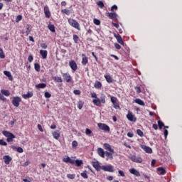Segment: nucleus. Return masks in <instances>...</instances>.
Wrapping results in <instances>:
<instances>
[{
	"label": "nucleus",
	"mask_w": 182,
	"mask_h": 182,
	"mask_svg": "<svg viewBox=\"0 0 182 182\" xmlns=\"http://www.w3.org/2000/svg\"><path fill=\"white\" fill-rule=\"evenodd\" d=\"M104 149L105 150H108V151H105L107 160H113V154H114V149L112 148V146H110V144H104Z\"/></svg>",
	"instance_id": "nucleus-1"
},
{
	"label": "nucleus",
	"mask_w": 182,
	"mask_h": 182,
	"mask_svg": "<svg viewBox=\"0 0 182 182\" xmlns=\"http://www.w3.org/2000/svg\"><path fill=\"white\" fill-rule=\"evenodd\" d=\"M2 134L5 137L7 138L8 143H11V141H14V139H15V135L14 134L8 132V131H3Z\"/></svg>",
	"instance_id": "nucleus-2"
},
{
	"label": "nucleus",
	"mask_w": 182,
	"mask_h": 182,
	"mask_svg": "<svg viewBox=\"0 0 182 182\" xmlns=\"http://www.w3.org/2000/svg\"><path fill=\"white\" fill-rule=\"evenodd\" d=\"M68 23L70 25V26H73V28H75V29H77V31H80V24H79L76 20L69 18L68 19Z\"/></svg>",
	"instance_id": "nucleus-3"
},
{
	"label": "nucleus",
	"mask_w": 182,
	"mask_h": 182,
	"mask_svg": "<svg viewBox=\"0 0 182 182\" xmlns=\"http://www.w3.org/2000/svg\"><path fill=\"white\" fill-rule=\"evenodd\" d=\"M97 126L100 130H104V132H110V127H109L106 124L98 123Z\"/></svg>",
	"instance_id": "nucleus-4"
},
{
	"label": "nucleus",
	"mask_w": 182,
	"mask_h": 182,
	"mask_svg": "<svg viewBox=\"0 0 182 182\" xmlns=\"http://www.w3.org/2000/svg\"><path fill=\"white\" fill-rule=\"evenodd\" d=\"M102 170H104V171H108L109 173L114 172V168H113V166H112V165L102 166Z\"/></svg>",
	"instance_id": "nucleus-5"
},
{
	"label": "nucleus",
	"mask_w": 182,
	"mask_h": 182,
	"mask_svg": "<svg viewBox=\"0 0 182 182\" xmlns=\"http://www.w3.org/2000/svg\"><path fill=\"white\" fill-rule=\"evenodd\" d=\"M129 159L132 160V161H134V163H143V159L139 156H132L129 157Z\"/></svg>",
	"instance_id": "nucleus-6"
},
{
	"label": "nucleus",
	"mask_w": 182,
	"mask_h": 182,
	"mask_svg": "<svg viewBox=\"0 0 182 182\" xmlns=\"http://www.w3.org/2000/svg\"><path fill=\"white\" fill-rule=\"evenodd\" d=\"M21 99L19 97H14L13 98L12 103L15 106V107H19V103H21Z\"/></svg>",
	"instance_id": "nucleus-7"
},
{
	"label": "nucleus",
	"mask_w": 182,
	"mask_h": 182,
	"mask_svg": "<svg viewBox=\"0 0 182 182\" xmlns=\"http://www.w3.org/2000/svg\"><path fill=\"white\" fill-rule=\"evenodd\" d=\"M127 119L129 122H136V119L134 114H133V112H129L128 114H127Z\"/></svg>",
	"instance_id": "nucleus-8"
},
{
	"label": "nucleus",
	"mask_w": 182,
	"mask_h": 182,
	"mask_svg": "<svg viewBox=\"0 0 182 182\" xmlns=\"http://www.w3.org/2000/svg\"><path fill=\"white\" fill-rule=\"evenodd\" d=\"M63 161H64V163H70V164H75V160L70 159V157H69L68 156H65L63 158Z\"/></svg>",
	"instance_id": "nucleus-9"
},
{
	"label": "nucleus",
	"mask_w": 182,
	"mask_h": 182,
	"mask_svg": "<svg viewBox=\"0 0 182 182\" xmlns=\"http://www.w3.org/2000/svg\"><path fill=\"white\" fill-rule=\"evenodd\" d=\"M141 149L144 150L146 153H149V154H151L153 153V150L150 146H147L146 145H141Z\"/></svg>",
	"instance_id": "nucleus-10"
},
{
	"label": "nucleus",
	"mask_w": 182,
	"mask_h": 182,
	"mask_svg": "<svg viewBox=\"0 0 182 182\" xmlns=\"http://www.w3.org/2000/svg\"><path fill=\"white\" fill-rule=\"evenodd\" d=\"M69 65L73 70L75 71L77 70V64H76V62H75V60L70 61Z\"/></svg>",
	"instance_id": "nucleus-11"
},
{
	"label": "nucleus",
	"mask_w": 182,
	"mask_h": 182,
	"mask_svg": "<svg viewBox=\"0 0 182 182\" xmlns=\"http://www.w3.org/2000/svg\"><path fill=\"white\" fill-rule=\"evenodd\" d=\"M92 166L97 170V171H100V170H102V166L99 164V161L92 162Z\"/></svg>",
	"instance_id": "nucleus-12"
},
{
	"label": "nucleus",
	"mask_w": 182,
	"mask_h": 182,
	"mask_svg": "<svg viewBox=\"0 0 182 182\" xmlns=\"http://www.w3.org/2000/svg\"><path fill=\"white\" fill-rule=\"evenodd\" d=\"M3 160H4L5 164H9L11 161H12V157L9 156V155H6L3 156Z\"/></svg>",
	"instance_id": "nucleus-13"
},
{
	"label": "nucleus",
	"mask_w": 182,
	"mask_h": 182,
	"mask_svg": "<svg viewBox=\"0 0 182 182\" xmlns=\"http://www.w3.org/2000/svg\"><path fill=\"white\" fill-rule=\"evenodd\" d=\"M129 173L134 176H136V177H140V172H139V171H137L136 168H131L129 170Z\"/></svg>",
	"instance_id": "nucleus-14"
},
{
	"label": "nucleus",
	"mask_w": 182,
	"mask_h": 182,
	"mask_svg": "<svg viewBox=\"0 0 182 182\" xmlns=\"http://www.w3.org/2000/svg\"><path fill=\"white\" fill-rule=\"evenodd\" d=\"M63 79L68 82V83H69L72 80V77L68 73H63Z\"/></svg>",
	"instance_id": "nucleus-15"
},
{
	"label": "nucleus",
	"mask_w": 182,
	"mask_h": 182,
	"mask_svg": "<svg viewBox=\"0 0 182 182\" xmlns=\"http://www.w3.org/2000/svg\"><path fill=\"white\" fill-rule=\"evenodd\" d=\"M53 136L55 139V140L59 139V137H60V132L59 130H55L52 132Z\"/></svg>",
	"instance_id": "nucleus-16"
},
{
	"label": "nucleus",
	"mask_w": 182,
	"mask_h": 182,
	"mask_svg": "<svg viewBox=\"0 0 182 182\" xmlns=\"http://www.w3.org/2000/svg\"><path fill=\"white\" fill-rule=\"evenodd\" d=\"M97 153L100 157H102V159H105V154H106V152H105V150L102 148L97 149Z\"/></svg>",
	"instance_id": "nucleus-17"
},
{
	"label": "nucleus",
	"mask_w": 182,
	"mask_h": 182,
	"mask_svg": "<svg viewBox=\"0 0 182 182\" xmlns=\"http://www.w3.org/2000/svg\"><path fill=\"white\" fill-rule=\"evenodd\" d=\"M40 55L42 56L43 59H46V58H48V51L46 50H41Z\"/></svg>",
	"instance_id": "nucleus-18"
},
{
	"label": "nucleus",
	"mask_w": 182,
	"mask_h": 182,
	"mask_svg": "<svg viewBox=\"0 0 182 182\" xmlns=\"http://www.w3.org/2000/svg\"><path fill=\"white\" fill-rule=\"evenodd\" d=\"M117 42L119 43L120 45H124V42H123V38H122V36L120 35L117 34L114 36Z\"/></svg>",
	"instance_id": "nucleus-19"
},
{
	"label": "nucleus",
	"mask_w": 182,
	"mask_h": 182,
	"mask_svg": "<svg viewBox=\"0 0 182 182\" xmlns=\"http://www.w3.org/2000/svg\"><path fill=\"white\" fill-rule=\"evenodd\" d=\"M44 14L46 18H50V11H49V8H48L47 6L44 7Z\"/></svg>",
	"instance_id": "nucleus-20"
},
{
	"label": "nucleus",
	"mask_w": 182,
	"mask_h": 182,
	"mask_svg": "<svg viewBox=\"0 0 182 182\" xmlns=\"http://www.w3.org/2000/svg\"><path fill=\"white\" fill-rule=\"evenodd\" d=\"M107 16H108L109 19H116L117 14L116 13H107Z\"/></svg>",
	"instance_id": "nucleus-21"
},
{
	"label": "nucleus",
	"mask_w": 182,
	"mask_h": 182,
	"mask_svg": "<svg viewBox=\"0 0 182 182\" xmlns=\"http://www.w3.org/2000/svg\"><path fill=\"white\" fill-rule=\"evenodd\" d=\"M92 103H94V105H95V106H100V105H102V102H100V99H99V98L93 100Z\"/></svg>",
	"instance_id": "nucleus-22"
},
{
	"label": "nucleus",
	"mask_w": 182,
	"mask_h": 182,
	"mask_svg": "<svg viewBox=\"0 0 182 182\" xmlns=\"http://www.w3.org/2000/svg\"><path fill=\"white\" fill-rule=\"evenodd\" d=\"M157 171L159 172V174L164 175V173H166V169H164V168L163 167L158 168Z\"/></svg>",
	"instance_id": "nucleus-23"
},
{
	"label": "nucleus",
	"mask_w": 182,
	"mask_h": 182,
	"mask_svg": "<svg viewBox=\"0 0 182 182\" xmlns=\"http://www.w3.org/2000/svg\"><path fill=\"white\" fill-rule=\"evenodd\" d=\"M82 65H86L88 62L87 57H86L85 54H82Z\"/></svg>",
	"instance_id": "nucleus-24"
},
{
	"label": "nucleus",
	"mask_w": 182,
	"mask_h": 182,
	"mask_svg": "<svg viewBox=\"0 0 182 182\" xmlns=\"http://www.w3.org/2000/svg\"><path fill=\"white\" fill-rule=\"evenodd\" d=\"M37 89H45L46 87V84L45 83H40L36 85Z\"/></svg>",
	"instance_id": "nucleus-25"
},
{
	"label": "nucleus",
	"mask_w": 182,
	"mask_h": 182,
	"mask_svg": "<svg viewBox=\"0 0 182 182\" xmlns=\"http://www.w3.org/2000/svg\"><path fill=\"white\" fill-rule=\"evenodd\" d=\"M135 103H136L137 105H139V106H144V102H143V100H140V99H136L134 100Z\"/></svg>",
	"instance_id": "nucleus-26"
},
{
	"label": "nucleus",
	"mask_w": 182,
	"mask_h": 182,
	"mask_svg": "<svg viewBox=\"0 0 182 182\" xmlns=\"http://www.w3.org/2000/svg\"><path fill=\"white\" fill-rule=\"evenodd\" d=\"M4 74L9 77V80H12V74L9 71H4Z\"/></svg>",
	"instance_id": "nucleus-27"
},
{
	"label": "nucleus",
	"mask_w": 182,
	"mask_h": 182,
	"mask_svg": "<svg viewBox=\"0 0 182 182\" xmlns=\"http://www.w3.org/2000/svg\"><path fill=\"white\" fill-rule=\"evenodd\" d=\"M33 96V93L32 92H28L26 95H23V99H29V97H32Z\"/></svg>",
	"instance_id": "nucleus-28"
},
{
	"label": "nucleus",
	"mask_w": 182,
	"mask_h": 182,
	"mask_svg": "<svg viewBox=\"0 0 182 182\" xmlns=\"http://www.w3.org/2000/svg\"><path fill=\"white\" fill-rule=\"evenodd\" d=\"M53 80L58 83H62L63 82V80L60 77H53Z\"/></svg>",
	"instance_id": "nucleus-29"
},
{
	"label": "nucleus",
	"mask_w": 182,
	"mask_h": 182,
	"mask_svg": "<svg viewBox=\"0 0 182 182\" xmlns=\"http://www.w3.org/2000/svg\"><path fill=\"white\" fill-rule=\"evenodd\" d=\"M74 161H75V164H76L77 167H80V166H82V164H83V161H82V160H75Z\"/></svg>",
	"instance_id": "nucleus-30"
},
{
	"label": "nucleus",
	"mask_w": 182,
	"mask_h": 182,
	"mask_svg": "<svg viewBox=\"0 0 182 182\" xmlns=\"http://www.w3.org/2000/svg\"><path fill=\"white\" fill-rule=\"evenodd\" d=\"M95 87L96 89H100V87H102V82H99V81H97L95 83Z\"/></svg>",
	"instance_id": "nucleus-31"
},
{
	"label": "nucleus",
	"mask_w": 182,
	"mask_h": 182,
	"mask_svg": "<svg viewBox=\"0 0 182 182\" xmlns=\"http://www.w3.org/2000/svg\"><path fill=\"white\" fill-rule=\"evenodd\" d=\"M1 93H2V95H4V96H9V95H11V93L6 90H1Z\"/></svg>",
	"instance_id": "nucleus-32"
},
{
	"label": "nucleus",
	"mask_w": 182,
	"mask_h": 182,
	"mask_svg": "<svg viewBox=\"0 0 182 182\" xmlns=\"http://www.w3.org/2000/svg\"><path fill=\"white\" fill-rule=\"evenodd\" d=\"M105 77L108 83H112V82H113V80L112 79V77H110V75H105Z\"/></svg>",
	"instance_id": "nucleus-33"
},
{
	"label": "nucleus",
	"mask_w": 182,
	"mask_h": 182,
	"mask_svg": "<svg viewBox=\"0 0 182 182\" xmlns=\"http://www.w3.org/2000/svg\"><path fill=\"white\" fill-rule=\"evenodd\" d=\"M34 68L36 72H40L41 70V65L38 63H35L34 64Z\"/></svg>",
	"instance_id": "nucleus-34"
},
{
	"label": "nucleus",
	"mask_w": 182,
	"mask_h": 182,
	"mask_svg": "<svg viewBox=\"0 0 182 182\" xmlns=\"http://www.w3.org/2000/svg\"><path fill=\"white\" fill-rule=\"evenodd\" d=\"M48 28L51 32H55V26L53 24H49Z\"/></svg>",
	"instance_id": "nucleus-35"
},
{
	"label": "nucleus",
	"mask_w": 182,
	"mask_h": 182,
	"mask_svg": "<svg viewBox=\"0 0 182 182\" xmlns=\"http://www.w3.org/2000/svg\"><path fill=\"white\" fill-rule=\"evenodd\" d=\"M83 107V102L82 101H79L77 102V108L79 109V110H82Z\"/></svg>",
	"instance_id": "nucleus-36"
},
{
	"label": "nucleus",
	"mask_w": 182,
	"mask_h": 182,
	"mask_svg": "<svg viewBox=\"0 0 182 182\" xmlns=\"http://www.w3.org/2000/svg\"><path fill=\"white\" fill-rule=\"evenodd\" d=\"M100 102L101 103H103V105H105V103H106V96L102 95L100 99Z\"/></svg>",
	"instance_id": "nucleus-37"
},
{
	"label": "nucleus",
	"mask_w": 182,
	"mask_h": 182,
	"mask_svg": "<svg viewBox=\"0 0 182 182\" xmlns=\"http://www.w3.org/2000/svg\"><path fill=\"white\" fill-rule=\"evenodd\" d=\"M29 33H31V25H27L26 35H29Z\"/></svg>",
	"instance_id": "nucleus-38"
},
{
	"label": "nucleus",
	"mask_w": 182,
	"mask_h": 182,
	"mask_svg": "<svg viewBox=\"0 0 182 182\" xmlns=\"http://www.w3.org/2000/svg\"><path fill=\"white\" fill-rule=\"evenodd\" d=\"M67 177L70 180H73L75 178V177H76V175L75 174H68Z\"/></svg>",
	"instance_id": "nucleus-39"
},
{
	"label": "nucleus",
	"mask_w": 182,
	"mask_h": 182,
	"mask_svg": "<svg viewBox=\"0 0 182 182\" xmlns=\"http://www.w3.org/2000/svg\"><path fill=\"white\" fill-rule=\"evenodd\" d=\"M81 177H83V178H87V171H85L84 172L81 173Z\"/></svg>",
	"instance_id": "nucleus-40"
},
{
	"label": "nucleus",
	"mask_w": 182,
	"mask_h": 182,
	"mask_svg": "<svg viewBox=\"0 0 182 182\" xmlns=\"http://www.w3.org/2000/svg\"><path fill=\"white\" fill-rule=\"evenodd\" d=\"M0 58L1 59H5V55L4 54L2 48H0Z\"/></svg>",
	"instance_id": "nucleus-41"
},
{
	"label": "nucleus",
	"mask_w": 182,
	"mask_h": 182,
	"mask_svg": "<svg viewBox=\"0 0 182 182\" xmlns=\"http://www.w3.org/2000/svg\"><path fill=\"white\" fill-rule=\"evenodd\" d=\"M85 134H87V136H91L92 130H90V129L87 128L85 129Z\"/></svg>",
	"instance_id": "nucleus-42"
},
{
	"label": "nucleus",
	"mask_w": 182,
	"mask_h": 182,
	"mask_svg": "<svg viewBox=\"0 0 182 182\" xmlns=\"http://www.w3.org/2000/svg\"><path fill=\"white\" fill-rule=\"evenodd\" d=\"M73 41H74L75 43H77V42L79 41V36H77V35H74Z\"/></svg>",
	"instance_id": "nucleus-43"
},
{
	"label": "nucleus",
	"mask_w": 182,
	"mask_h": 182,
	"mask_svg": "<svg viewBox=\"0 0 182 182\" xmlns=\"http://www.w3.org/2000/svg\"><path fill=\"white\" fill-rule=\"evenodd\" d=\"M62 12H63V14H65V15H70V10L69 9H63L62 10Z\"/></svg>",
	"instance_id": "nucleus-44"
},
{
	"label": "nucleus",
	"mask_w": 182,
	"mask_h": 182,
	"mask_svg": "<svg viewBox=\"0 0 182 182\" xmlns=\"http://www.w3.org/2000/svg\"><path fill=\"white\" fill-rule=\"evenodd\" d=\"M136 133L138 136H140V137H143L144 136V134L140 129H137Z\"/></svg>",
	"instance_id": "nucleus-45"
},
{
	"label": "nucleus",
	"mask_w": 182,
	"mask_h": 182,
	"mask_svg": "<svg viewBox=\"0 0 182 182\" xmlns=\"http://www.w3.org/2000/svg\"><path fill=\"white\" fill-rule=\"evenodd\" d=\"M97 5H98V6H100V8H103V6H105L103 1H101L97 2Z\"/></svg>",
	"instance_id": "nucleus-46"
},
{
	"label": "nucleus",
	"mask_w": 182,
	"mask_h": 182,
	"mask_svg": "<svg viewBox=\"0 0 182 182\" xmlns=\"http://www.w3.org/2000/svg\"><path fill=\"white\" fill-rule=\"evenodd\" d=\"M44 96L45 97H46L47 99H49V97H52V95H50V93H49L48 92H46L44 93Z\"/></svg>",
	"instance_id": "nucleus-47"
},
{
	"label": "nucleus",
	"mask_w": 182,
	"mask_h": 182,
	"mask_svg": "<svg viewBox=\"0 0 182 182\" xmlns=\"http://www.w3.org/2000/svg\"><path fill=\"white\" fill-rule=\"evenodd\" d=\"M93 22L95 25H100V20L97 19V18H95L93 20Z\"/></svg>",
	"instance_id": "nucleus-48"
},
{
	"label": "nucleus",
	"mask_w": 182,
	"mask_h": 182,
	"mask_svg": "<svg viewBox=\"0 0 182 182\" xmlns=\"http://www.w3.org/2000/svg\"><path fill=\"white\" fill-rule=\"evenodd\" d=\"M8 144L4 141V139H0V146H6Z\"/></svg>",
	"instance_id": "nucleus-49"
},
{
	"label": "nucleus",
	"mask_w": 182,
	"mask_h": 182,
	"mask_svg": "<svg viewBox=\"0 0 182 182\" xmlns=\"http://www.w3.org/2000/svg\"><path fill=\"white\" fill-rule=\"evenodd\" d=\"M111 102L112 104L117 102V98L114 97H111Z\"/></svg>",
	"instance_id": "nucleus-50"
},
{
	"label": "nucleus",
	"mask_w": 182,
	"mask_h": 182,
	"mask_svg": "<svg viewBox=\"0 0 182 182\" xmlns=\"http://www.w3.org/2000/svg\"><path fill=\"white\" fill-rule=\"evenodd\" d=\"M113 105V107H114V109H120V106H119V104L117 103V102H115V103H114V104H112Z\"/></svg>",
	"instance_id": "nucleus-51"
},
{
	"label": "nucleus",
	"mask_w": 182,
	"mask_h": 182,
	"mask_svg": "<svg viewBox=\"0 0 182 182\" xmlns=\"http://www.w3.org/2000/svg\"><path fill=\"white\" fill-rule=\"evenodd\" d=\"M20 21H22V16L18 15L17 16L16 18V22H19Z\"/></svg>",
	"instance_id": "nucleus-52"
},
{
	"label": "nucleus",
	"mask_w": 182,
	"mask_h": 182,
	"mask_svg": "<svg viewBox=\"0 0 182 182\" xmlns=\"http://www.w3.org/2000/svg\"><path fill=\"white\" fill-rule=\"evenodd\" d=\"M158 125L159 128L161 129L163 126H164V124L161 121H158Z\"/></svg>",
	"instance_id": "nucleus-53"
},
{
	"label": "nucleus",
	"mask_w": 182,
	"mask_h": 182,
	"mask_svg": "<svg viewBox=\"0 0 182 182\" xmlns=\"http://www.w3.org/2000/svg\"><path fill=\"white\" fill-rule=\"evenodd\" d=\"M41 46L43 49H47L48 48V45H46V43H41Z\"/></svg>",
	"instance_id": "nucleus-54"
},
{
	"label": "nucleus",
	"mask_w": 182,
	"mask_h": 182,
	"mask_svg": "<svg viewBox=\"0 0 182 182\" xmlns=\"http://www.w3.org/2000/svg\"><path fill=\"white\" fill-rule=\"evenodd\" d=\"M73 93H74V95H80V90H75L73 91Z\"/></svg>",
	"instance_id": "nucleus-55"
},
{
	"label": "nucleus",
	"mask_w": 182,
	"mask_h": 182,
	"mask_svg": "<svg viewBox=\"0 0 182 182\" xmlns=\"http://www.w3.org/2000/svg\"><path fill=\"white\" fill-rule=\"evenodd\" d=\"M118 173L121 176V177H124V172H123V171L119 170L118 171Z\"/></svg>",
	"instance_id": "nucleus-56"
},
{
	"label": "nucleus",
	"mask_w": 182,
	"mask_h": 182,
	"mask_svg": "<svg viewBox=\"0 0 182 182\" xmlns=\"http://www.w3.org/2000/svg\"><path fill=\"white\" fill-rule=\"evenodd\" d=\"M73 147H77V141H73L72 143Z\"/></svg>",
	"instance_id": "nucleus-57"
},
{
	"label": "nucleus",
	"mask_w": 182,
	"mask_h": 182,
	"mask_svg": "<svg viewBox=\"0 0 182 182\" xmlns=\"http://www.w3.org/2000/svg\"><path fill=\"white\" fill-rule=\"evenodd\" d=\"M28 62L31 63L33 61V57L32 55H29L28 58Z\"/></svg>",
	"instance_id": "nucleus-58"
},
{
	"label": "nucleus",
	"mask_w": 182,
	"mask_h": 182,
	"mask_svg": "<svg viewBox=\"0 0 182 182\" xmlns=\"http://www.w3.org/2000/svg\"><path fill=\"white\" fill-rule=\"evenodd\" d=\"M91 97L94 99H97V95H96L95 92H92L91 93Z\"/></svg>",
	"instance_id": "nucleus-59"
},
{
	"label": "nucleus",
	"mask_w": 182,
	"mask_h": 182,
	"mask_svg": "<svg viewBox=\"0 0 182 182\" xmlns=\"http://www.w3.org/2000/svg\"><path fill=\"white\" fill-rule=\"evenodd\" d=\"M17 151L18 153H23V149H22L21 147H18L17 148Z\"/></svg>",
	"instance_id": "nucleus-60"
},
{
	"label": "nucleus",
	"mask_w": 182,
	"mask_h": 182,
	"mask_svg": "<svg viewBox=\"0 0 182 182\" xmlns=\"http://www.w3.org/2000/svg\"><path fill=\"white\" fill-rule=\"evenodd\" d=\"M114 9H115V11H117V6H116V5L112 6L111 11L113 12V11H114Z\"/></svg>",
	"instance_id": "nucleus-61"
},
{
	"label": "nucleus",
	"mask_w": 182,
	"mask_h": 182,
	"mask_svg": "<svg viewBox=\"0 0 182 182\" xmlns=\"http://www.w3.org/2000/svg\"><path fill=\"white\" fill-rule=\"evenodd\" d=\"M29 164H31V162H29V161H26L23 164V166L24 167H26V166H29Z\"/></svg>",
	"instance_id": "nucleus-62"
},
{
	"label": "nucleus",
	"mask_w": 182,
	"mask_h": 182,
	"mask_svg": "<svg viewBox=\"0 0 182 182\" xmlns=\"http://www.w3.org/2000/svg\"><path fill=\"white\" fill-rule=\"evenodd\" d=\"M38 129L40 130V132H43V129L42 128L41 124H38Z\"/></svg>",
	"instance_id": "nucleus-63"
},
{
	"label": "nucleus",
	"mask_w": 182,
	"mask_h": 182,
	"mask_svg": "<svg viewBox=\"0 0 182 182\" xmlns=\"http://www.w3.org/2000/svg\"><path fill=\"white\" fill-rule=\"evenodd\" d=\"M114 47L116 48V49H120L121 48L120 45H119L118 43H115Z\"/></svg>",
	"instance_id": "nucleus-64"
}]
</instances>
